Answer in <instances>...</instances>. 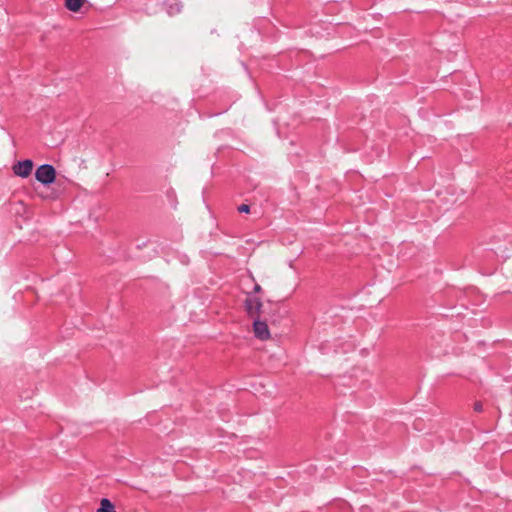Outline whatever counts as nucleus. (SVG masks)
Masks as SVG:
<instances>
[{"label":"nucleus","mask_w":512,"mask_h":512,"mask_svg":"<svg viewBox=\"0 0 512 512\" xmlns=\"http://www.w3.org/2000/svg\"><path fill=\"white\" fill-rule=\"evenodd\" d=\"M244 305L247 314L250 316H253L255 313H259L263 306L262 301L258 297L254 296L253 293H248Z\"/></svg>","instance_id":"4"},{"label":"nucleus","mask_w":512,"mask_h":512,"mask_svg":"<svg viewBox=\"0 0 512 512\" xmlns=\"http://www.w3.org/2000/svg\"><path fill=\"white\" fill-rule=\"evenodd\" d=\"M260 292H262V287L256 283L253 287V293L258 294Z\"/></svg>","instance_id":"10"},{"label":"nucleus","mask_w":512,"mask_h":512,"mask_svg":"<svg viewBox=\"0 0 512 512\" xmlns=\"http://www.w3.org/2000/svg\"><path fill=\"white\" fill-rule=\"evenodd\" d=\"M33 166L31 159L20 160L13 165V172L16 176L27 178L31 174Z\"/></svg>","instance_id":"2"},{"label":"nucleus","mask_w":512,"mask_h":512,"mask_svg":"<svg viewBox=\"0 0 512 512\" xmlns=\"http://www.w3.org/2000/svg\"><path fill=\"white\" fill-rule=\"evenodd\" d=\"M239 213H246L248 214L250 212V205L248 204H241L237 208Z\"/></svg>","instance_id":"8"},{"label":"nucleus","mask_w":512,"mask_h":512,"mask_svg":"<svg viewBox=\"0 0 512 512\" xmlns=\"http://www.w3.org/2000/svg\"><path fill=\"white\" fill-rule=\"evenodd\" d=\"M35 178L44 186L51 185L56 180V169L51 164H42L37 167Z\"/></svg>","instance_id":"1"},{"label":"nucleus","mask_w":512,"mask_h":512,"mask_svg":"<svg viewBox=\"0 0 512 512\" xmlns=\"http://www.w3.org/2000/svg\"><path fill=\"white\" fill-rule=\"evenodd\" d=\"M253 331L256 338L264 341L270 338V331L265 321L255 318L253 321Z\"/></svg>","instance_id":"3"},{"label":"nucleus","mask_w":512,"mask_h":512,"mask_svg":"<svg viewBox=\"0 0 512 512\" xmlns=\"http://www.w3.org/2000/svg\"><path fill=\"white\" fill-rule=\"evenodd\" d=\"M86 0H65V7L71 12H78Z\"/></svg>","instance_id":"7"},{"label":"nucleus","mask_w":512,"mask_h":512,"mask_svg":"<svg viewBox=\"0 0 512 512\" xmlns=\"http://www.w3.org/2000/svg\"><path fill=\"white\" fill-rule=\"evenodd\" d=\"M96 512H116L114 503L108 498H102Z\"/></svg>","instance_id":"6"},{"label":"nucleus","mask_w":512,"mask_h":512,"mask_svg":"<svg viewBox=\"0 0 512 512\" xmlns=\"http://www.w3.org/2000/svg\"><path fill=\"white\" fill-rule=\"evenodd\" d=\"M169 15H175L181 12L182 2L180 0H159Z\"/></svg>","instance_id":"5"},{"label":"nucleus","mask_w":512,"mask_h":512,"mask_svg":"<svg viewBox=\"0 0 512 512\" xmlns=\"http://www.w3.org/2000/svg\"><path fill=\"white\" fill-rule=\"evenodd\" d=\"M473 408L476 412L483 411V406H482L481 402H475Z\"/></svg>","instance_id":"9"},{"label":"nucleus","mask_w":512,"mask_h":512,"mask_svg":"<svg viewBox=\"0 0 512 512\" xmlns=\"http://www.w3.org/2000/svg\"><path fill=\"white\" fill-rule=\"evenodd\" d=\"M148 241H142V242H138L136 244V247L137 249H142L143 247H145L147 245Z\"/></svg>","instance_id":"11"},{"label":"nucleus","mask_w":512,"mask_h":512,"mask_svg":"<svg viewBox=\"0 0 512 512\" xmlns=\"http://www.w3.org/2000/svg\"><path fill=\"white\" fill-rule=\"evenodd\" d=\"M183 264H188V258L187 256H184L183 259L181 260Z\"/></svg>","instance_id":"12"}]
</instances>
